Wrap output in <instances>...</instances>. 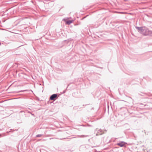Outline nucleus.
I'll return each mask as SVG.
<instances>
[{"label":"nucleus","mask_w":152,"mask_h":152,"mask_svg":"<svg viewBox=\"0 0 152 152\" xmlns=\"http://www.w3.org/2000/svg\"><path fill=\"white\" fill-rule=\"evenodd\" d=\"M72 23V21L70 20H68L66 21V23L68 24H70V23Z\"/></svg>","instance_id":"5"},{"label":"nucleus","mask_w":152,"mask_h":152,"mask_svg":"<svg viewBox=\"0 0 152 152\" xmlns=\"http://www.w3.org/2000/svg\"><path fill=\"white\" fill-rule=\"evenodd\" d=\"M88 136V135H81L79 136V137H85Z\"/></svg>","instance_id":"6"},{"label":"nucleus","mask_w":152,"mask_h":152,"mask_svg":"<svg viewBox=\"0 0 152 152\" xmlns=\"http://www.w3.org/2000/svg\"><path fill=\"white\" fill-rule=\"evenodd\" d=\"M53 138H50V140H51V139H53Z\"/></svg>","instance_id":"10"},{"label":"nucleus","mask_w":152,"mask_h":152,"mask_svg":"<svg viewBox=\"0 0 152 152\" xmlns=\"http://www.w3.org/2000/svg\"><path fill=\"white\" fill-rule=\"evenodd\" d=\"M2 135L1 134H0V137H2Z\"/></svg>","instance_id":"9"},{"label":"nucleus","mask_w":152,"mask_h":152,"mask_svg":"<svg viewBox=\"0 0 152 152\" xmlns=\"http://www.w3.org/2000/svg\"><path fill=\"white\" fill-rule=\"evenodd\" d=\"M120 13H123V12H121Z\"/></svg>","instance_id":"11"},{"label":"nucleus","mask_w":152,"mask_h":152,"mask_svg":"<svg viewBox=\"0 0 152 152\" xmlns=\"http://www.w3.org/2000/svg\"><path fill=\"white\" fill-rule=\"evenodd\" d=\"M125 142L124 141H121L117 144V145L121 147H124L125 144Z\"/></svg>","instance_id":"4"},{"label":"nucleus","mask_w":152,"mask_h":152,"mask_svg":"<svg viewBox=\"0 0 152 152\" xmlns=\"http://www.w3.org/2000/svg\"><path fill=\"white\" fill-rule=\"evenodd\" d=\"M42 135L41 134H38L36 135V137H41L42 136Z\"/></svg>","instance_id":"7"},{"label":"nucleus","mask_w":152,"mask_h":152,"mask_svg":"<svg viewBox=\"0 0 152 152\" xmlns=\"http://www.w3.org/2000/svg\"><path fill=\"white\" fill-rule=\"evenodd\" d=\"M57 96V95L56 94H54L52 95L50 97V99L51 100H55V98H56Z\"/></svg>","instance_id":"3"},{"label":"nucleus","mask_w":152,"mask_h":152,"mask_svg":"<svg viewBox=\"0 0 152 152\" xmlns=\"http://www.w3.org/2000/svg\"><path fill=\"white\" fill-rule=\"evenodd\" d=\"M30 113L31 114V115H34V114H32L31 113Z\"/></svg>","instance_id":"8"},{"label":"nucleus","mask_w":152,"mask_h":152,"mask_svg":"<svg viewBox=\"0 0 152 152\" xmlns=\"http://www.w3.org/2000/svg\"><path fill=\"white\" fill-rule=\"evenodd\" d=\"M95 131H96L97 132V133L96 134V136H98L99 135H101L102 134L103 132V131L101 129H99L98 130L97 129H96L95 130Z\"/></svg>","instance_id":"2"},{"label":"nucleus","mask_w":152,"mask_h":152,"mask_svg":"<svg viewBox=\"0 0 152 152\" xmlns=\"http://www.w3.org/2000/svg\"><path fill=\"white\" fill-rule=\"evenodd\" d=\"M136 28L141 34L144 35H150L152 36V31H149L145 27H136Z\"/></svg>","instance_id":"1"},{"label":"nucleus","mask_w":152,"mask_h":152,"mask_svg":"<svg viewBox=\"0 0 152 152\" xmlns=\"http://www.w3.org/2000/svg\"><path fill=\"white\" fill-rule=\"evenodd\" d=\"M1 45V43L0 42V45Z\"/></svg>","instance_id":"12"}]
</instances>
